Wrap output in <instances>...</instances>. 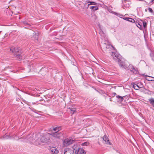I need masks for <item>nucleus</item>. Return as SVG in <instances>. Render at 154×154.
<instances>
[{"mask_svg":"<svg viewBox=\"0 0 154 154\" xmlns=\"http://www.w3.org/2000/svg\"><path fill=\"white\" fill-rule=\"evenodd\" d=\"M51 138L50 133H47L43 135H41L35 141V143L37 146L41 145V143H46L48 142Z\"/></svg>","mask_w":154,"mask_h":154,"instance_id":"obj_1","label":"nucleus"},{"mask_svg":"<svg viewBox=\"0 0 154 154\" xmlns=\"http://www.w3.org/2000/svg\"><path fill=\"white\" fill-rule=\"evenodd\" d=\"M10 50L14 54L15 57L17 59L19 60L22 59L23 57L22 54L23 53L20 49L17 47H13L11 48Z\"/></svg>","mask_w":154,"mask_h":154,"instance_id":"obj_2","label":"nucleus"},{"mask_svg":"<svg viewBox=\"0 0 154 154\" xmlns=\"http://www.w3.org/2000/svg\"><path fill=\"white\" fill-rule=\"evenodd\" d=\"M63 133L60 132L56 131L55 132H53L51 134V137L52 136L54 138L57 139H60L62 137H63Z\"/></svg>","mask_w":154,"mask_h":154,"instance_id":"obj_3","label":"nucleus"},{"mask_svg":"<svg viewBox=\"0 0 154 154\" xmlns=\"http://www.w3.org/2000/svg\"><path fill=\"white\" fill-rule=\"evenodd\" d=\"M74 140L68 138L65 139L63 142V145L64 146H67L73 143Z\"/></svg>","mask_w":154,"mask_h":154,"instance_id":"obj_4","label":"nucleus"},{"mask_svg":"<svg viewBox=\"0 0 154 154\" xmlns=\"http://www.w3.org/2000/svg\"><path fill=\"white\" fill-rule=\"evenodd\" d=\"M111 56L112 57L113 59L116 62H119L120 59V57L116 53L114 52H111L110 53Z\"/></svg>","mask_w":154,"mask_h":154,"instance_id":"obj_5","label":"nucleus"},{"mask_svg":"<svg viewBox=\"0 0 154 154\" xmlns=\"http://www.w3.org/2000/svg\"><path fill=\"white\" fill-rule=\"evenodd\" d=\"M129 68L130 71L134 74H137L138 73V70L136 68L134 67L132 65H130Z\"/></svg>","mask_w":154,"mask_h":154,"instance_id":"obj_6","label":"nucleus"},{"mask_svg":"<svg viewBox=\"0 0 154 154\" xmlns=\"http://www.w3.org/2000/svg\"><path fill=\"white\" fill-rule=\"evenodd\" d=\"M50 151H51V152L53 154H57L59 151L57 149V148L56 147H52L50 148Z\"/></svg>","mask_w":154,"mask_h":154,"instance_id":"obj_7","label":"nucleus"},{"mask_svg":"<svg viewBox=\"0 0 154 154\" xmlns=\"http://www.w3.org/2000/svg\"><path fill=\"white\" fill-rule=\"evenodd\" d=\"M126 96H121L119 95H116V97L118 99V101L120 102H122L124 99V98Z\"/></svg>","mask_w":154,"mask_h":154,"instance_id":"obj_8","label":"nucleus"},{"mask_svg":"<svg viewBox=\"0 0 154 154\" xmlns=\"http://www.w3.org/2000/svg\"><path fill=\"white\" fill-rule=\"evenodd\" d=\"M26 139H27V140L30 142L32 141L34 139L33 135L32 134H29L26 137Z\"/></svg>","mask_w":154,"mask_h":154,"instance_id":"obj_9","label":"nucleus"},{"mask_svg":"<svg viewBox=\"0 0 154 154\" xmlns=\"http://www.w3.org/2000/svg\"><path fill=\"white\" fill-rule=\"evenodd\" d=\"M102 138H103V140H104V141L106 142H107L109 144H111V143H110V142H109V139L106 135H105Z\"/></svg>","mask_w":154,"mask_h":154,"instance_id":"obj_10","label":"nucleus"},{"mask_svg":"<svg viewBox=\"0 0 154 154\" xmlns=\"http://www.w3.org/2000/svg\"><path fill=\"white\" fill-rule=\"evenodd\" d=\"M145 78L148 77V78H146V79L149 81H154V77H151L150 76H148L147 75H145Z\"/></svg>","mask_w":154,"mask_h":154,"instance_id":"obj_11","label":"nucleus"},{"mask_svg":"<svg viewBox=\"0 0 154 154\" xmlns=\"http://www.w3.org/2000/svg\"><path fill=\"white\" fill-rule=\"evenodd\" d=\"M64 154H72V152L69 149H66L64 150Z\"/></svg>","mask_w":154,"mask_h":154,"instance_id":"obj_12","label":"nucleus"},{"mask_svg":"<svg viewBox=\"0 0 154 154\" xmlns=\"http://www.w3.org/2000/svg\"><path fill=\"white\" fill-rule=\"evenodd\" d=\"M88 3H89L87 5V8H88L89 6L90 5H96L97 4V3L95 2H91L89 1H88Z\"/></svg>","mask_w":154,"mask_h":154,"instance_id":"obj_13","label":"nucleus"},{"mask_svg":"<svg viewBox=\"0 0 154 154\" xmlns=\"http://www.w3.org/2000/svg\"><path fill=\"white\" fill-rule=\"evenodd\" d=\"M33 36L35 38V40L38 41V38L39 37L38 33L36 32L33 33Z\"/></svg>","mask_w":154,"mask_h":154,"instance_id":"obj_14","label":"nucleus"},{"mask_svg":"<svg viewBox=\"0 0 154 154\" xmlns=\"http://www.w3.org/2000/svg\"><path fill=\"white\" fill-rule=\"evenodd\" d=\"M53 130L54 131H60L61 129V127H53Z\"/></svg>","mask_w":154,"mask_h":154,"instance_id":"obj_15","label":"nucleus"},{"mask_svg":"<svg viewBox=\"0 0 154 154\" xmlns=\"http://www.w3.org/2000/svg\"><path fill=\"white\" fill-rule=\"evenodd\" d=\"M149 101L151 105L154 107V98L152 97H151L149 99Z\"/></svg>","mask_w":154,"mask_h":154,"instance_id":"obj_16","label":"nucleus"},{"mask_svg":"<svg viewBox=\"0 0 154 154\" xmlns=\"http://www.w3.org/2000/svg\"><path fill=\"white\" fill-rule=\"evenodd\" d=\"M68 109H70L71 111V113H72V114L75 113L76 112V109L75 108L72 107H69Z\"/></svg>","mask_w":154,"mask_h":154,"instance_id":"obj_17","label":"nucleus"},{"mask_svg":"<svg viewBox=\"0 0 154 154\" xmlns=\"http://www.w3.org/2000/svg\"><path fill=\"white\" fill-rule=\"evenodd\" d=\"M117 62L119 64L120 66L123 68H125V66L123 65V62H122L120 59L119 62Z\"/></svg>","mask_w":154,"mask_h":154,"instance_id":"obj_18","label":"nucleus"},{"mask_svg":"<svg viewBox=\"0 0 154 154\" xmlns=\"http://www.w3.org/2000/svg\"><path fill=\"white\" fill-rule=\"evenodd\" d=\"M89 8L90 9L93 10L94 11H95L98 9V8L97 6H90Z\"/></svg>","mask_w":154,"mask_h":154,"instance_id":"obj_19","label":"nucleus"},{"mask_svg":"<svg viewBox=\"0 0 154 154\" xmlns=\"http://www.w3.org/2000/svg\"><path fill=\"white\" fill-rule=\"evenodd\" d=\"M79 154H86V152L82 148H81L79 151Z\"/></svg>","mask_w":154,"mask_h":154,"instance_id":"obj_20","label":"nucleus"},{"mask_svg":"<svg viewBox=\"0 0 154 154\" xmlns=\"http://www.w3.org/2000/svg\"><path fill=\"white\" fill-rule=\"evenodd\" d=\"M136 24L137 27L140 29L142 30L143 29L142 26L140 24L136 22Z\"/></svg>","mask_w":154,"mask_h":154,"instance_id":"obj_21","label":"nucleus"},{"mask_svg":"<svg viewBox=\"0 0 154 154\" xmlns=\"http://www.w3.org/2000/svg\"><path fill=\"white\" fill-rule=\"evenodd\" d=\"M133 87L135 89L137 90L139 89L140 88L138 85L136 84H134Z\"/></svg>","mask_w":154,"mask_h":154,"instance_id":"obj_22","label":"nucleus"},{"mask_svg":"<svg viewBox=\"0 0 154 154\" xmlns=\"http://www.w3.org/2000/svg\"><path fill=\"white\" fill-rule=\"evenodd\" d=\"M80 148L78 146V145L77 144H75L72 146V149L73 150H75V149H79Z\"/></svg>","mask_w":154,"mask_h":154,"instance_id":"obj_23","label":"nucleus"},{"mask_svg":"<svg viewBox=\"0 0 154 154\" xmlns=\"http://www.w3.org/2000/svg\"><path fill=\"white\" fill-rule=\"evenodd\" d=\"M80 149L81 148H79L77 149H75V150H73V151L74 153V154H78Z\"/></svg>","mask_w":154,"mask_h":154,"instance_id":"obj_24","label":"nucleus"},{"mask_svg":"<svg viewBox=\"0 0 154 154\" xmlns=\"http://www.w3.org/2000/svg\"><path fill=\"white\" fill-rule=\"evenodd\" d=\"M141 21L143 22V25L144 28H145L147 26V23L146 22V21H143L142 20Z\"/></svg>","mask_w":154,"mask_h":154,"instance_id":"obj_25","label":"nucleus"},{"mask_svg":"<svg viewBox=\"0 0 154 154\" xmlns=\"http://www.w3.org/2000/svg\"><path fill=\"white\" fill-rule=\"evenodd\" d=\"M150 56L152 60L154 61V52H151L150 53Z\"/></svg>","mask_w":154,"mask_h":154,"instance_id":"obj_26","label":"nucleus"},{"mask_svg":"<svg viewBox=\"0 0 154 154\" xmlns=\"http://www.w3.org/2000/svg\"><path fill=\"white\" fill-rule=\"evenodd\" d=\"M114 14L119 17H120L121 16H124L122 14L120 13H118L116 12H115Z\"/></svg>","mask_w":154,"mask_h":154,"instance_id":"obj_27","label":"nucleus"},{"mask_svg":"<svg viewBox=\"0 0 154 154\" xmlns=\"http://www.w3.org/2000/svg\"><path fill=\"white\" fill-rule=\"evenodd\" d=\"M129 20L128 21L130 22L131 23H135V20L134 19H132V18H129Z\"/></svg>","mask_w":154,"mask_h":154,"instance_id":"obj_28","label":"nucleus"},{"mask_svg":"<svg viewBox=\"0 0 154 154\" xmlns=\"http://www.w3.org/2000/svg\"><path fill=\"white\" fill-rule=\"evenodd\" d=\"M88 144H89L88 142H84V143H83L82 144V145L83 146H84V145L87 146V145H88Z\"/></svg>","mask_w":154,"mask_h":154,"instance_id":"obj_29","label":"nucleus"},{"mask_svg":"<svg viewBox=\"0 0 154 154\" xmlns=\"http://www.w3.org/2000/svg\"><path fill=\"white\" fill-rule=\"evenodd\" d=\"M148 10L151 13H152L153 12V10L151 8H149Z\"/></svg>","mask_w":154,"mask_h":154,"instance_id":"obj_30","label":"nucleus"},{"mask_svg":"<svg viewBox=\"0 0 154 154\" xmlns=\"http://www.w3.org/2000/svg\"><path fill=\"white\" fill-rule=\"evenodd\" d=\"M129 17H125V18H123V19L125 20L128 21L129 20Z\"/></svg>","mask_w":154,"mask_h":154,"instance_id":"obj_31","label":"nucleus"},{"mask_svg":"<svg viewBox=\"0 0 154 154\" xmlns=\"http://www.w3.org/2000/svg\"><path fill=\"white\" fill-rule=\"evenodd\" d=\"M112 97H114L115 95H117L116 94V93L114 92L112 93Z\"/></svg>","mask_w":154,"mask_h":154,"instance_id":"obj_32","label":"nucleus"},{"mask_svg":"<svg viewBox=\"0 0 154 154\" xmlns=\"http://www.w3.org/2000/svg\"><path fill=\"white\" fill-rule=\"evenodd\" d=\"M23 23L26 24V25H29V24L28 23H27V22H26V21H23Z\"/></svg>","mask_w":154,"mask_h":154,"instance_id":"obj_33","label":"nucleus"},{"mask_svg":"<svg viewBox=\"0 0 154 154\" xmlns=\"http://www.w3.org/2000/svg\"><path fill=\"white\" fill-rule=\"evenodd\" d=\"M9 136H8V135H7L6 136H5L4 137V138H8L7 137H9Z\"/></svg>","mask_w":154,"mask_h":154,"instance_id":"obj_34","label":"nucleus"},{"mask_svg":"<svg viewBox=\"0 0 154 154\" xmlns=\"http://www.w3.org/2000/svg\"><path fill=\"white\" fill-rule=\"evenodd\" d=\"M87 3H86L85 4V6H86V5H87ZM87 6H86V8H87Z\"/></svg>","mask_w":154,"mask_h":154,"instance_id":"obj_35","label":"nucleus"},{"mask_svg":"<svg viewBox=\"0 0 154 154\" xmlns=\"http://www.w3.org/2000/svg\"><path fill=\"white\" fill-rule=\"evenodd\" d=\"M101 91V92H102V93H103H103H105V92H104L103 91Z\"/></svg>","mask_w":154,"mask_h":154,"instance_id":"obj_36","label":"nucleus"},{"mask_svg":"<svg viewBox=\"0 0 154 154\" xmlns=\"http://www.w3.org/2000/svg\"><path fill=\"white\" fill-rule=\"evenodd\" d=\"M109 100H110V101H112V100L111 98H110V99Z\"/></svg>","mask_w":154,"mask_h":154,"instance_id":"obj_37","label":"nucleus"},{"mask_svg":"<svg viewBox=\"0 0 154 154\" xmlns=\"http://www.w3.org/2000/svg\"><path fill=\"white\" fill-rule=\"evenodd\" d=\"M145 11H146H146H147V9H145Z\"/></svg>","mask_w":154,"mask_h":154,"instance_id":"obj_38","label":"nucleus"},{"mask_svg":"<svg viewBox=\"0 0 154 154\" xmlns=\"http://www.w3.org/2000/svg\"><path fill=\"white\" fill-rule=\"evenodd\" d=\"M119 121H122V119H121V120H120Z\"/></svg>","mask_w":154,"mask_h":154,"instance_id":"obj_39","label":"nucleus"},{"mask_svg":"<svg viewBox=\"0 0 154 154\" xmlns=\"http://www.w3.org/2000/svg\"><path fill=\"white\" fill-rule=\"evenodd\" d=\"M148 91H149V92H151V91L149 90H148Z\"/></svg>","mask_w":154,"mask_h":154,"instance_id":"obj_40","label":"nucleus"},{"mask_svg":"<svg viewBox=\"0 0 154 154\" xmlns=\"http://www.w3.org/2000/svg\"><path fill=\"white\" fill-rule=\"evenodd\" d=\"M152 2L154 1V0H152Z\"/></svg>","mask_w":154,"mask_h":154,"instance_id":"obj_41","label":"nucleus"}]
</instances>
